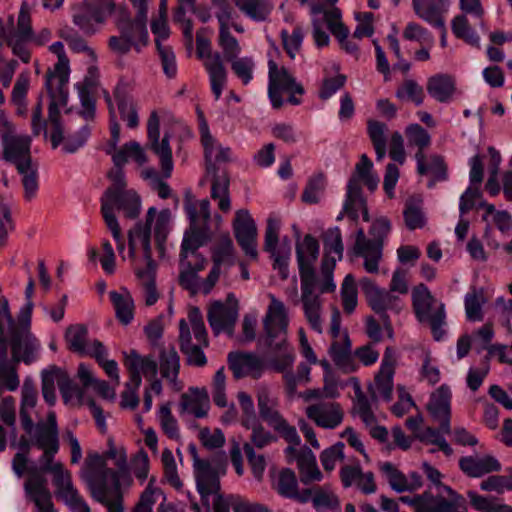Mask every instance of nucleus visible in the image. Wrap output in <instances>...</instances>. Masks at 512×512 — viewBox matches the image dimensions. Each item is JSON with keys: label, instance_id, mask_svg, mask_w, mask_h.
<instances>
[{"label": "nucleus", "instance_id": "f257e3e1", "mask_svg": "<svg viewBox=\"0 0 512 512\" xmlns=\"http://www.w3.org/2000/svg\"><path fill=\"white\" fill-rule=\"evenodd\" d=\"M334 258H298L301 280V303L304 318L310 328L322 334L325 323L324 301L320 293L335 291L333 280Z\"/></svg>", "mask_w": 512, "mask_h": 512}, {"label": "nucleus", "instance_id": "f03ea898", "mask_svg": "<svg viewBox=\"0 0 512 512\" xmlns=\"http://www.w3.org/2000/svg\"><path fill=\"white\" fill-rule=\"evenodd\" d=\"M122 167L115 166L109 172V178L113 185L106 190L101 198V212L104 221L116 242L120 254L125 252V245L115 211H122L127 218H135L138 216L141 207V201L137 193L125 189L126 183Z\"/></svg>", "mask_w": 512, "mask_h": 512}, {"label": "nucleus", "instance_id": "7ed1b4c3", "mask_svg": "<svg viewBox=\"0 0 512 512\" xmlns=\"http://www.w3.org/2000/svg\"><path fill=\"white\" fill-rule=\"evenodd\" d=\"M79 477L87 485L91 496L103 504L108 512H123L120 494V472L107 468L105 457L88 453Z\"/></svg>", "mask_w": 512, "mask_h": 512}, {"label": "nucleus", "instance_id": "20e7f679", "mask_svg": "<svg viewBox=\"0 0 512 512\" xmlns=\"http://www.w3.org/2000/svg\"><path fill=\"white\" fill-rule=\"evenodd\" d=\"M49 51L58 58L52 70L46 74L45 87L50 98L49 118L53 126V142L57 145L60 139L59 111L60 106L68 102V82L70 76V62L66 56L64 45L57 41L49 46Z\"/></svg>", "mask_w": 512, "mask_h": 512}, {"label": "nucleus", "instance_id": "39448f33", "mask_svg": "<svg viewBox=\"0 0 512 512\" xmlns=\"http://www.w3.org/2000/svg\"><path fill=\"white\" fill-rule=\"evenodd\" d=\"M190 451L193 456L197 489L202 500L209 505L211 498V504L215 512H230V509L233 510V503L235 500H239V496H224L219 493V477L225 474V465L200 459L197 455L196 448L193 446L190 447Z\"/></svg>", "mask_w": 512, "mask_h": 512}, {"label": "nucleus", "instance_id": "423d86ee", "mask_svg": "<svg viewBox=\"0 0 512 512\" xmlns=\"http://www.w3.org/2000/svg\"><path fill=\"white\" fill-rule=\"evenodd\" d=\"M21 426L26 437H21L14 445L25 451H29L31 447L41 450L39 465L53 460L60 449L59 429L55 413L50 411L44 420H38L36 423L33 420Z\"/></svg>", "mask_w": 512, "mask_h": 512}, {"label": "nucleus", "instance_id": "0eeeda50", "mask_svg": "<svg viewBox=\"0 0 512 512\" xmlns=\"http://www.w3.org/2000/svg\"><path fill=\"white\" fill-rule=\"evenodd\" d=\"M20 326L19 315L14 321L8 299L0 295V345L7 344V338H9L15 360L30 363L34 360L40 345L30 333V327L27 328L26 333H23Z\"/></svg>", "mask_w": 512, "mask_h": 512}, {"label": "nucleus", "instance_id": "6e6552de", "mask_svg": "<svg viewBox=\"0 0 512 512\" xmlns=\"http://www.w3.org/2000/svg\"><path fill=\"white\" fill-rule=\"evenodd\" d=\"M193 260L188 261L187 258L181 260L179 276L181 286L189 290L191 294L210 293L219 276L234 266L232 258H214L207 278L200 280L198 273L203 271L209 263L205 258H193Z\"/></svg>", "mask_w": 512, "mask_h": 512}, {"label": "nucleus", "instance_id": "1a4fd4ad", "mask_svg": "<svg viewBox=\"0 0 512 512\" xmlns=\"http://www.w3.org/2000/svg\"><path fill=\"white\" fill-rule=\"evenodd\" d=\"M28 451L21 450L15 454L12 460V470L15 475L21 478L28 474L24 483V490L27 499L32 501L39 512H55L52 504L51 493L47 488V480L43 475L41 466L39 468L28 466Z\"/></svg>", "mask_w": 512, "mask_h": 512}, {"label": "nucleus", "instance_id": "9d476101", "mask_svg": "<svg viewBox=\"0 0 512 512\" xmlns=\"http://www.w3.org/2000/svg\"><path fill=\"white\" fill-rule=\"evenodd\" d=\"M313 22V38L318 47L327 46L329 35L325 27L338 39L342 48L349 53L357 51L358 47L348 39L349 31L341 22V12L338 8H325L322 4H315L311 7Z\"/></svg>", "mask_w": 512, "mask_h": 512}, {"label": "nucleus", "instance_id": "9b49d317", "mask_svg": "<svg viewBox=\"0 0 512 512\" xmlns=\"http://www.w3.org/2000/svg\"><path fill=\"white\" fill-rule=\"evenodd\" d=\"M188 321L191 325L195 342H193L188 323L185 319H181L179 322L181 351L186 355L188 364L204 366L207 363V359L202 348L208 345L207 331L198 308L191 307L189 309Z\"/></svg>", "mask_w": 512, "mask_h": 512}, {"label": "nucleus", "instance_id": "f8f14e48", "mask_svg": "<svg viewBox=\"0 0 512 512\" xmlns=\"http://www.w3.org/2000/svg\"><path fill=\"white\" fill-rule=\"evenodd\" d=\"M137 10L135 20L121 26L122 35L112 36L109 39V46L118 53H126L131 47L137 51L147 45L149 34L146 27L147 22V0H130Z\"/></svg>", "mask_w": 512, "mask_h": 512}, {"label": "nucleus", "instance_id": "ddd939ff", "mask_svg": "<svg viewBox=\"0 0 512 512\" xmlns=\"http://www.w3.org/2000/svg\"><path fill=\"white\" fill-rule=\"evenodd\" d=\"M105 101L110 113L111 139L107 145L106 152L111 155L114 166H124L129 160L142 166L148 162L145 147L137 141H129L118 147L120 141V125L116 120L115 110L109 93L105 92Z\"/></svg>", "mask_w": 512, "mask_h": 512}, {"label": "nucleus", "instance_id": "4468645a", "mask_svg": "<svg viewBox=\"0 0 512 512\" xmlns=\"http://www.w3.org/2000/svg\"><path fill=\"white\" fill-rule=\"evenodd\" d=\"M14 124L5 112L0 113V136L3 144V157L22 172L27 165L32 164L30 147L31 138L28 135H16Z\"/></svg>", "mask_w": 512, "mask_h": 512}, {"label": "nucleus", "instance_id": "2eb2a0df", "mask_svg": "<svg viewBox=\"0 0 512 512\" xmlns=\"http://www.w3.org/2000/svg\"><path fill=\"white\" fill-rule=\"evenodd\" d=\"M42 473H50L55 486V494L73 512H90V508L72 482L71 472L59 462L50 460L40 464Z\"/></svg>", "mask_w": 512, "mask_h": 512}, {"label": "nucleus", "instance_id": "dca6fc26", "mask_svg": "<svg viewBox=\"0 0 512 512\" xmlns=\"http://www.w3.org/2000/svg\"><path fill=\"white\" fill-rule=\"evenodd\" d=\"M412 301L417 319L420 322L428 323L432 329L434 338L440 340L444 334V304L435 300L428 288L423 284L413 289Z\"/></svg>", "mask_w": 512, "mask_h": 512}, {"label": "nucleus", "instance_id": "f3484780", "mask_svg": "<svg viewBox=\"0 0 512 512\" xmlns=\"http://www.w3.org/2000/svg\"><path fill=\"white\" fill-rule=\"evenodd\" d=\"M268 68V95L272 106L274 108L282 106V93L289 94V103L299 105L301 100L296 95L304 94L301 83L297 82L285 67H279L273 60H269Z\"/></svg>", "mask_w": 512, "mask_h": 512}, {"label": "nucleus", "instance_id": "a211bd4d", "mask_svg": "<svg viewBox=\"0 0 512 512\" xmlns=\"http://www.w3.org/2000/svg\"><path fill=\"white\" fill-rule=\"evenodd\" d=\"M65 106H60L58 111L65 108ZM59 124H60V139L56 146H54L52 134H53V126L50 123V118L48 117L47 121L42 119V99L40 98L36 107L33 110L32 114V130L35 135H39L41 132H44L46 136H49L53 149H56L61 143H63V150L67 153H74L79 148H81L87 141L90 130L88 126H84L80 129V131L75 136H69L64 138V127L61 121V114L59 113Z\"/></svg>", "mask_w": 512, "mask_h": 512}, {"label": "nucleus", "instance_id": "6ab92c4d", "mask_svg": "<svg viewBox=\"0 0 512 512\" xmlns=\"http://www.w3.org/2000/svg\"><path fill=\"white\" fill-rule=\"evenodd\" d=\"M341 316L337 308H334L331 315L330 334L333 338L329 348V354L335 365L344 373H351L357 370L358 366L351 356V343L346 332L340 329Z\"/></svg>", "mask_w": 512, "mask_h": 512}, {"label": "nucleus", "instance_id": "aec40b11", "mask_svg": "<svg viewBox=\"0 0 512 512\" xmlns=\"http://www.w3.org/2000/svg\"><path fill=\"white\" fill-rule=\"evenodd\" d=\"M268 297L270 303L263 319L265 331L264 343L266 346H272L274 341L278 340V345H282L284 339H287L289 325L287 308L284 303L273 294H269Z\"/></svg>", "mask_w": 512, "mask_h": 512}, {"label": "nucleus", "instance_id": "412c9836", "mask_svg": "<svg viewBox=\"0 0 512 512\" xmlns=\"http://www.w3.org/2000/svg\"><path fill=\"white\" fill-rule=\"evenodd\" d=\"M170 135L166 132L160 140V119L157 111H152L147 121V148L160 160L162 175L169 178L173 171Z\"/></svg>", "mask_w": 512, "mask_h": 512}, {"label": "nucleus", "instance_id": "4be33fe9", "mask_svg": "<svg viewBox=\"0 0 512 512\" xmlns=\"http://www.w3.org/2000/svg\"><path fill=\"white\" fill-rule=\"evenodd\" d=\"M113 8V0H85L76 9L73 22L84 33H95L113 11Z\"/></svg>", "mask_w": 512, "mask_h": 512}, {"label": "nucleus", "instance_id": "5701e85b", "mask_svg": "<svg viewBox=\"0 0 512 512\" xmlns=\"http://www.w3.org/2000/svg\"><path fill=\"white\" fill-rule=\"evenodd\" d=\"M258 409L261 418L278 432L289 444H300V437L296 429L290 426L275 409V400L268 389L263 388L258 392Z\"/></svg>", "mask_w": 512, "mask_h": 512}, {"label": "nucleus", "instance_id": "b1692460", "mask_svg": "<svg viewBox=\"0 0 512 512\" xmlns=\"http://www.w3.org/2000/svg\"><path fill=\"white\" fill-rule=\"evenodd\" d=\"M196 46L197 55L203 59L204 67L209 75L211 90L218 100L227 82V72L222 58L219 53L211 52L210 42L200 35H197Z\"/></svg>", "mask_w": 512, "mask_h": 512}, {"label": "nucleus", "instance_id": "393cba45", "mask_svg": "<svg viewBox=\"0 0 512 512\" xmlns=\"http://www.w3.org/2000/svg\"><path fill=\"white\" fill-rule=\"evenodd\" d=\"M464 503L463 497L449 486H443V492L434 495L431 490L421 493L417 512H456Z\"/></svg>", "mask_w": 512, "mask_h": 512}, {"label": "nucleus", "instance_id": "a878e982", "mask_svg": "<svg viewBox=\"0 0 512 512\" xmlns=\"http://www.w3.org/2000/svg\"><path fill=\"white\" fill-rule=\"evenodd\" d=\"M390 230V222L387 218L376 219L370 229L372 239H367L363 229H359L356 234L354 250L357 256H381L383 247V238Z\"/></svg>", "mask_w": 512, "mask_h": 512}, {"label": "nucleus", "instance_id": "bb28decb", "mask_svg": "<svg viewBox=\"0 0 512 512\" xmlns=\"http://www.w3.org/2000/svg\"><path fill=\"white\" fill-rule=\"evenodd\" d=\"M233 229L236 240L246 256H257V227L248 210L236 211L233 221Z\"/></svg>", "mask_w": 512, "mask_h": 512}, {"label": "nucleus", "instance_id": "cd10ccee", "mask_svg": "<svg viewBox=\"0 0 512 512\" xmlns=\"http://www.w3.org/2000/svg\"><path fill=\"white\" fill-rule=\"evenodd\" d=\"M199 132L204 148L207 170L210 171L216 162H228L231 160V149L220 145L210 134L207 121L202 112L198 111Z\"/></svg>", "mask_w": 512, "mask_h": 512}, {"label": "nucleus", "instance_id": "c85d7f7f", "mask_svg": "<svg viewBox=\"0 0 512 512\" xmlns=\"http://www.w3.org/2000/svg\"><path fill=\"white\" fill-rule=\"evenodd\" d=\"M397 362V353L392 347H387L378 374L375 377L373 394L384 400H390L393 389V376Z\"/></svg>", "mask_w": 512, "mask_h": 512}, {"label": "nucleus", "instance_id": "c756f323", "mask_svg": "<svg viewBox=\"0 0 512 512\" xmlns=\"http://www.w3.org/2000/svg\"><path fill=\"white\" fill-rule=\"evenodd\" d=\"M98 85V69L91 65L83 81L78 82L75 87L78 91L81 103L80 115L85 120H92L95 116V93Z\"/></svg>", "mask_w": 512, "mask_h": 512}, {"label": "nucleus", "instance_id": "7c9ffc66", "mask_svg": "<svg viewBox=\"0 0 512 512\" xmlns=\"http://www.w3.org/2000/svg\"><path fill=\"white\" fill-rule=\"evenodd\" d=\"M298 445L299 444H290V446L286 448V456L289 461H297L302 483L310 484L312 482L321 481L323 475L317 466L315 455L308 449L298 451Z\"/></svg>", "mask_w": 512, "mask_h": 512}, {"label": "nucleus", "instance_id": "2f4dec72", "mask_svg": "<svg viewBox=\"0 0 512 512\" xmlns=\"http://www.w3.org/2000/svg\"><path fill=\"white\" fill-rule=\"evenodd\" d=\"M306 415L315 424L324 429L338 427L344 418V412L340 404L336 402H321L306 408Z\"/></svg>", "mask_w": 512, "mask_h": 512}, {"label": "nucleus", "instance_id": "473e14b6", "mask_svg": "<svg viewBox=\"0 0 512 512\" xmlns=\"http://www.w3.org/2000/svg\"><path fill=\"white\" fill-rule=\"evenodd\" d=\"M171 217L169 209L157 211L155 207H150L146 214V222L142 225L150 235L153 231L160 256H164L166 253L165 239L170 230Z\"/></svg>", "mask_w": 512, "mask_h": 512}, {"label": "nucleus", "instance_id": "72a5a7b5", "mask_svg": "<svg viewBox=\"0 0 512 512\" xmlns=\"http://www.w3.org/2000/svg\"><path fill=\"white\" fill-rule=\"evenodd\" d=\"M211 394L214 404L220 408H225V411L220 416V422L223 425L235 423L238 419V411L234 403H228L224 368H220L215 373L211 385Z\"/></svg>", "mask_w": 512, "mask_h": 512}, {"label": "nucleus", "instance_id": "f704fd0d", "mask_svg": "<svg viewBox=\"0 0 512 512\" xmlns=\"http://www.w3.org/2000/svg\"><path fill=\"white\" fill-rule=\"evenodd\" d=\"M380 470L391 488L398 493L414 492L423 486L422 477L417 472L405 475L389 462L382 463Z\"/></svg>", "mask_w": 512, "mask_h": 512}, {"label": "nucleus", "instance_id": "c9c22d12", "mask_svg": "<svg viewBox=\"0 0 512 512\" xmlns=\"http://www.w3.org/2000/svg\"><path fill=\"white\" fill-rule=\"evenodd\" d=\"M469 165L470 186L460 197L459 211L461 215H464L473 208L475 200L480 196L479 186L483 181V164L480 156L475 155L471 157Z\"/></svg>", "mask_w": 512, "mask_h": 512}, {"label": "nucleus", "instance_id": "e433bc0d", "mask_svg": "<svg viewBox=\"0 0 512 512\" xmlns=\"http://www.w3.org/2000/svg\"><path fill=\"white\" fill-rule=\"evenodd\" d=\"M133 266L135 274L144 288L146 305H154L158 300V293L154 282L157 270L156 261L153 258H137Z\"/></svg>", "mask_w": 512, "mask_h": 512}, {"label": "nucleus", "instance_id": "4c0bfd02", "mask_svg": "<svg viewBox=\"0 0 512 512\" xmlns=\"http://www.w3.org/2000/svg\"><path fill=\"white\" fill-rule=\"evenodd\" d=\"M459 467L464 474L472 478H479L491 472L501 470L500 462L492 455H469L460 458Z\"/></svg>", "mask_w": 512, "mask_h": 512}, {"label": "nucleus", "instance_id": "58836bf2", "mask_svg": "<svg viewBox=\"0 0 512 512\" xmlns=\"http://www.w3.org/2000/svg\"><path fill=\"white\" fill-rule=\"evenodd\" d=\"M450 400L451 391L446 385L439 387L430 397L428 410L431 415L439 420L442 433H450Z\"/></svg>", "mask_w": 512, "mask_h": 512}, {"label": "nucleus", "instance_id": "ea45409f", "mask_svg": "<svg viewBox=\"0 0 512 512\" xmlns=\"http://www.w3.org/2000/svg\"><path fill=\"white\" fill-rule=\"evenodd\" d=\"M238 312L236 307L221 302H214L208 311V321L214 331L219 334L226 332L231 334L236 322Z\"/></svg>", "mask_w": 512, "mask_h": 512}, {"label": "nucleus", "instance_id": "a19ab883", "mask_svg": "<svg viewBox=\"0 0 512 512\" xmlns=\"http://www.w3.org/2000/svg\"><path fill=\"white\" fill-rule=\"evenodd\" d=\"M124 365L130 373L133 385L139 387L141 385V374L145 377L155 378L157 374L156 361L148 356L142 357L136 351L124 353Z\"/></svg>", "mask_w": 512, "mask_h": 512}, {"label": "nucleus", "instance_id": "79ce46f5", "mask_svg": "<svg viewBox=\"0 0 512 512\" xmlns=\"http://www.w3.org/2000/svg\"><path fill=\"white\" fill-rule=\"evenodd\" d=\"M363 290L370 307L377 313H383L386 310H401L400 300L390 290H384L371 282L363 284Z\"/></svg>", "mask_w": 512, "mask_h": 512}, {"label": "nucleus", "instance_id": "37998d69", "mask_svg": "<svg viewBox=\"0 0 512 512\" xmlns=\"http://www.w3.org/2000/svg\"><path fill=\"white\" fill-rule=\"evenodd\" d=\"M181 412L195 418H205L210 410V400L205 388L192 387L183 393L180 401Z\"/></svg>", "mask_w": 512, "mask_h": 512}, {"label": "nucleus", "instance_id": "c03bdc74", "mask_svg": "<svg viewBox=\"0 0 512 512\" xmlns=\"http://www.w3.org/2000/svg\"><path fill=\"white\" fill-rule=\"evenodd\" d=\"M229 366L236 378L251 376L258 378L262 375L265 365L262 359L246 353L229 355Z\"/></svg>", "mask_w": 512, "mask_h": 512}, {"label": "nucleus", "instance_id": "a18cd8bd", "mask_svg": "<svg viewBox=\"0 0 512 512\" xmlns=\"http://www.w3.org/2000/svg\"><path fill=\"white\" fill-rule=\"evenodd\" d=\"M344 212L353 220H357L360 216L364 221L369 220L366 202L361 193V185L356 177H351L347 184Z\"/></svg>", "mask_w": 512, "mask_h": 512}, {"label": "nucleus", "instance_id": "49530a36", "mask_svg": "<svg viewBox=\"0 0 512 512\" xmlns=\"http://www.w3.org/2000/svg\"><path fill=\"white\" fill-rule=\"evenodd\" d=\"M449 0H413L415 13L436 28H444L443 14Z\"/></svg>", "mask_w": 512, "mask_h": 512}, {"label": "nucleus", "instance_id": "de8ad7c7", "mask_svg": "<svg viewBox=\"0 0 512 512\" xmlns=\"http://www.w3.org/2000/svg\"><path fill=\"white\" fill-rule=\"evenodd\" d=\"M56 385L66 402H72L81 392L61 369L51 368L44 371L42 373V388L55 389Z\"/></svg>", "mask_w": 512, "mask_h": 512}, {"label": "nucleus", "instance_id": "09e8293b", "mask_svg": "<svg viewBox=\"0 0 512 512\" xmlns=\"http://www.w3.org/2000/svg\"><path fill=\"white\" fill-rule=\"evenodd\" d=\"M65 339L69 348L81 355L93 356L96 344H102L98 340H87V329L83 325H73L67 328Z\"/></svg>", "mask_w": 512, "mask_h": 512}, {"label": "nucleus", "instance_id": "8fccbe9b", "mask_svg": "<svg viewBox=\"0 0 512 512\" xmlns=\"http://www.w3.org/2000/svg\"><path fill=\"white\" fill-rule=\"evenodd\" d=\"M160 373L173 387L179 391L182 385L177 381L180 369V359L177 351L173 346L162 349L159 356Z\"/></svg>", "mask_w": 512, "mask_h": 512}, {"label": "nucleus", "instance_id": "3c124183", "mask_svg": "<svg viewBox=\"0 0 512 512\" xmlns=\"http://www.w3.org/2000/svg\"><path fill=\"white\" fill-rule=\"evenodd\" d=\"M426 89L433 99L447 103L455 92V80L448 74H435L428 78Z\"/></svg>", "mask_w": 512, "mask_h": 512}, {"label": "nucleus", "instance_id": "603ef678", "mask_svg": "<svg viewBox=\"0 0 512 512\" xmlns=\"http://www.w3.org/2000/svg\"><path fill=\"white\" fill-rule=\"evenodd\" d=\"M312 505L316 512H341V502L338 495L331 487L326 485L314 488Z\"/></svg>", "mask_w": 512, "mask_h": 512}, {"label": "nucleus", "instance_id": "864d4df0", "mask_svg": "<svg viewBox=\"0 0 512 512\" xmlns=\"http://www.w3.org/2000/svg\"><path fill=\"white\" fill-rule=\"evenodd\" d=\"M117 319L124 325L129 324L134 316V302L130 293L121 288L109 293Z\"/></svg>", "mask_w": 512, "mask_h": 512}, {"label": "nucleus", "instance_id": "5fc2aeb1", "mask_svg": "<svg viewBox=\"0 0 512 512\" xmlns=\"http://www.w3.org/2000/svg\"><path fill=\"white\" fill-rule=\"evenodd\" d=\"M30 88V73L28 71L21 72L13 86L11 92V104L16 108V114L26 116L28 111L27 95Z\"/></svg>", "mask_w": 512, "mask_h": 512}, {"label": "nucleus", "instance_id": "6e6d98bb", "mask_svg": "<svg viewBox=\"0 0 512 512\" xmlns=\"http://www.w3.org/2000/svg\"><path fill=\"white\" fill-rule=\"evenodd\" d=\"M274 352V356L270 360L271 366L278 372H290L295 361L294 349L284 339L282 345H278V340L274 341L272 346H267Z\"/></svg>", "mask_w": 512, "mask_h": 512}, {"label": "nucleus", "instance_id": "4d7b16f0", "mask_svg": "<svg viewBox=\"0 0 512 512\" xmlns=\"http://www.w3.org/2000/svg\"><path fill=\"white\" fill-rule=\"evenodd\" d=\"M37 403V390L30 379H25L21 391L20 422L21 425L33 421Z\"/></svg>", "mask_w": 512, "mask_h": 512}, {"label": "nucleus", "instance_id": "13d9d810", "mask_svg": "<svg viewBox=\"0 0 512 512\" xmlns=\"http://www.w3.org/2000/svg\"><path fill=\"white\" fill-rule=\"evenodd\" d=\"M129 256H150V234L148 230H145L141 224H137L129 232Z\"/></svg>", "mask_w": 512, "mask_h": 512}, {"label": "nucleus", "instance_id": "bf43d9fd", "mask_svg": "<svg viewBox=\"0 0 512 512\" xmlns=\"http://www.w3.org/2000/svg\"><path fill=\"white\" fill-rule=\"evenodd\" d=\"M417 162V171L421 175L430 174L441 179L445 173V166L442 157L438 155L427 156L423 151H417L415 154Z\"/></svg>", "mask_w": 512, "mask_h": 512}, {"label": "nucleus", "instance_id": "052dcab7", "mask_svg": "<svg viewBox=\"0 0 512 512\" xmlns=\"http://www.w3.org/2000/svg\"><path fill=\"white\" fill-rule=\"evenodd\" d=\"M234 2L241 12L254 21H264L272 9L268 0H234Z\"/></svg>", "mask_w": 512, "mask_h": 512}, {"label": "nucleus", "instance_id": "680f3d73", "mask_svg": "<svg viewBox=\"0 0 512 512\" xmlns=\"http://www.w3.org/2000/svg\"><path fill=\"white\" fill-rule=\"evenodd\" d=\"M487 298L482 289H473L465 295V313L470 321H481L483 319L482 307Z\"/></svg>", "mask_w": 512, "mask_h": 512}, {"label": "nucleus", "instance_id": "e2e57ef3", "mask_svg": "<svg viewBox=\"0 0 512 512\" xmlns=\"http://www.w3.org/2000/svg\"><path fill=\"white\" fill-rule=\"evenodd\" d=\"M350 382L355 389L354 410L366 425L372 426L375 423V418L371 411L369 400L363 394L356 378H351Z\"/></svg>", "mask_w": 512, "mask_h": 512}, {"label": "nucleus", "instance_id": "0e129e2a", "mask_svg": "<svg viewBox=\"0 0 512 512\" xmlns=\"http://www.w3.org/2000/svg\"><path fill=\"white\" fill-rule=\"evenodd\" d=\"M157 420L162 431L171 439H178L180 436L179 425L171 411V403H163L157 412Z\"/></svg>", "mask_w": 512, "mask_h": 512}, {"label": "nucleus", "instance_id": "69168bd1", "mask_svg": "<svg viewBox=\"0 0 512 512\" xmlns=\"http://www.w3.org/2000/svg\"><path fill=\"white\" fill-rule=\"evenodd\" d=\"M373 163L363 154L360 161L356 164L355 173L352 177H356L358 183L363 182L369 190L374 191L379 184V178L372 173Z\"/></svg>", "mask_w": 512, "mask_h": 512}, {"label": "nucleus", "instance_id": "338daca9", "mask_svg": "<svg viewBox=\"0 0 512 512\" xmlns=\"http://www.w3.org/2000/svg\"><path fill=\"white\" fill-rule=\"evenodd\" d=\"M424 90L413 79L405 80L397 89L396 97L401 101H409L419 106L424 101Z\"/></svg>", "mask_w": 512, "mask_h": 512}, {"label": "nucleus", "instance_id": "774afa93", "mask_svg": "<svg viewBox=\"0 0 512 512\" xmlns=\"http://www.w3.org/2000/svg\"><path fill=\"white\" fill-rule=\"evenodd\" d=\"M273 487L277 493L285 498L296 496L298 483L293 471L289 469L282 470L273 482Z\"/></svg>", "mask_w": 512, "mask_h": 512}]
</instances>
